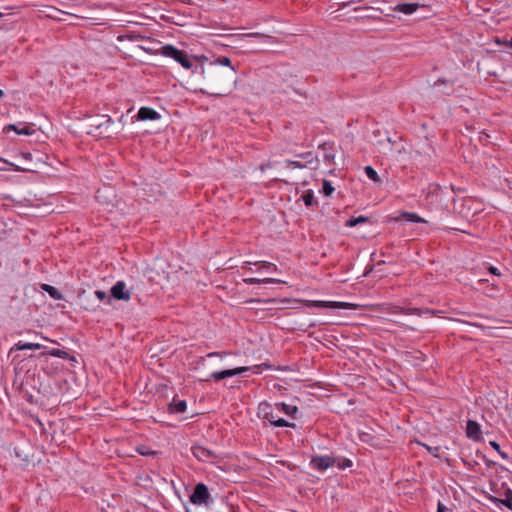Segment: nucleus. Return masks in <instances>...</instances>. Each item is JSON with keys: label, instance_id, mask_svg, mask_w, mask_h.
Masks as SVG:
<instances>
[{"label": "nucleus", "instance_id": "nucleus-28", "mask_svg": "<svg viewBox=\"0 0 512 512\" xmlns=\"http://www.w3.org/2000/svg\"><path fill=\"white\" fill-rule=\"evenodd\" d=\"M334 191V187L332 186L331 182L328 180L323 181V187L322 192L325 196H330Z\"/></svg>", "mask_w": 512, "mask_h": 512}, {"label": "nucleus", "instance_id": "nucleus-50", "mask_svg": "<svg viewBox=\"0 0 512 512\" xmlns=\"http://www.w3.org/2000/svg\"><path fill=\"white\" fill-rule=\"evenodd\" d=\"M2 16V13L0 12V17Z\"/></svg>", "mask_w": 512, "mask_h": 512}, {"label": "nucleus", "instance_id": "nucleus-22", "mask_svg": "<svg viewBox=\"0 0 512 512\" xmlns=\"http://www.w3.org/2000/svg\"><path fill=\"white\" fill-rule=\"evenodd\" d=\"M49 354L54 357L62 358V359H70L75 360L73 356H70L66 351L60 349H53L49 351Z\"/></svg>", "mask_w": 512, "mask_h": 512}, {"label": "nucleus", "instance_id": "nucleus-5", "mask_svg": "<svg viewBox=\"0 0 512 512\" xmlns=\"http://www.w3.org/2000/svg\"><path fill=\"white\" fill-rule=\"evenodd\" d=\"M258 415L261 416L264 420L269 421L276 427H286L290 426V424L283 418H269V410H271V405L267 402H262L259 404Z\"/></svg>", "mask_w": 512, "mask_h": 512}, {"label": "nucleus", "instance_id": "nucleus-2", "mask_svg": "<svg viewBox=\"0 0 512 512\" xmlns=\"http://www.w3.org/2000/svg\"><path fill=\"white\" fill-rule=\"evenodd\" d=\"M112 124L113 121L108 115L87 116L82 121V127L87 134L98 138L109 137Z\"/></svg>", "mask_w": 512, "mask_h": 512}, {"label": "nucleus", "instance_id": "nucleus-11", "mask_svg": "<svg viewBox=\"0 0 512 512\" xmlns=\"http://www.w3.org/2000/svg\"><path fill=\"white\" fill-rule=\"evenodd\" d=\"M138 120H156L160 115L152 108L142 107L136 116Z\"/></svg>", "mask_w": 512, "mask_h": 512}, {"label": "nucleus", "instance_id": "nucleus-27", "mask_svg": "<svg viewBox=\"0 0 512 512\" xmlns=\"http://www.w3.org/2000/svg\"><path fill=\"white\" fill-rule=\"evenodd\" d=\"M302 199L306 206H312L315 203L314 194L312 191H307L303 196Z\"/></svg>", "mask_w": 512, "mask_h": 512}, {"label": "nucleus", "instance_id": "nucleus-21", "mask_svg": "<svg viewBox=\"0 0 512 512\" xmlns=\"http://www.w3.org/2000/svg\"><path fill=\"white\" fill-rule=\"evenodd\" d=\"M246 283L249 284H259V283H283L281 280H276L273 278H264V279H258V278H248L244 280Z\"/></svg>", "mask_w": 512, "mask_h": 512}, {"label": "nucleus", "instance_id": "nucleus-16", "mask_svg": "<svg viewBox=\"0 0 512 512\" xmlns=\"http://www.w3.org/2000/svg\"><path fill=\"white\" fill-rule=\"evenodd\" d=\"M187 408V403L184 400L173 399L170 404V411L172 413H183Z\"/></svg>", "mask_w": 512, "mask_h": 512}, {"label": "nucleus", "instance_id": "nucleus-39", "mask_svg": "<svg viewBox=\"0 0 512 512\" xmlns=\"http://www.w3.org/2000/svg\"><path fill=\"white\" fill-rule=\"evenodd\" d=\"M446 506L442 503H438V506H437V512H445L446 511Z\"/></svg>", "mask_w": 512, "mask_h": 512}, {"label": "nucleus", "instance_id": "nucleus-18", "mask_svg": "<svg viewBox=\"0 0 512 512\" xmlns=\"http://www.w3.org/2000/svg\"><path fill=\"white\" fill-rule=\"evenodd\" d=\"M41 288L55 300H61L63 298L62 294L55 287L49 284H42Z\"/></svg>", "mask_w": 512, "mask_h": 512}, {"label": "nucleus", "instance_id": "nucleus-25", "mask_svg": "<svg viewBox=\"0 0 512 512\" xmlns=\"http://www.w3.org/2000/svg\"><path fill=\"white\" fill-rule=\"evenodd\" d=\"M0 162L5 164V165H10L15 171H33V168L30 167V166H26V167H20V166H17L13 163H10L8 160H5L3 158H0Z\"/></svg>", "mask_w": 512, "mask_h": 512}, {"label": "nucleus", "instance_id": "nucleus-15", "mask_svg": "<svg viewBox=\"0 0 512 512\" xmlns=\"http://www.w3.org/2000/svg\"><path fill=\"white\" fill-rule=\"evenodd\" d=\"M43 346L39 343H22L18 342L16 343L12 350L22 351V350H39Z\"/></svg>", "mask_w": 512, "mask_h": 512}, {"label": "nucleus", "instance_id": "nucleus-40", "mask_svg": "<svg viewBox=\"0 0 512 512\" xmlns=\"http://www.w3.org/2000/svg\"><path fill=\"white\" fill-rule=\"evenodd\" d=\"M259 35H260L259 33H248V34H243V36H245V37L259 36Z\"/></svg>", "mask_w": 512, "mask_h": 512}, {"label": "nucleus", "instance_id": "nucleus-4", "mask_svg": "<svg viewBox=\"0 0 512 512\" xmlns=\"http://www.w3.org/2000/svg\"><path fill=\"white\" fill-rule=\"evenodd\" d=\"M212 503V497L204 483H198L194 487V505L208 506Z\"/></svg>", "mask_w": 512, "mask_h": 512}, {"label": "nucleus", "instance_id": "nucleus-12", "mask_svg": "<svg viewBox=\"0 0 512 512\" xmlns=\"http://www.w3.org/2000/svg\"><path fill=\"white\" fill-rule=\"evenodd\" d=\"M466 434L469 438L474 440L480 439V426L477 422L469 420L466 426Z\"/></svg>", "mask_w": 512, "mask_h": 512}, {"label": "nucleus", "instance_id": "nucleus-9", "mask_svg": "<svg viewBox=\"0 0 512 512\" xmlns=\"http://www.w3.org/2000/svg\"><path fill=\"white\" fill-rule=\"evenodd\" d=\"M311 464L315 469L324 471L336 464V458L330 456H317L312 459Z\"/></svg>", "mask_w": 512, "mask_h": 512}, {"label": "nucleus", "instance_id": "nucleus-24", "mask_svg": "<svg viewBox=\"0 0 512 512\" xmlns=\"http://www.w3.org/2000/svg\"><path fill=\"white\" fill-rule=\"evenodd\" d=\"M389 312H391V313H403V314H417V315L421 314V310L418 309V308H411V309L404 310V309L395 307L393 310H389Z\"/></svg>", "mask_w": 512, "mask_h": 512}, {"label": "nucleus", "instance_id": "nucleus-23", "mask_svg": "<svg viewBox=\"0 0 512 512\" xmlns=\"http://www.w3.org/2000/svg\"><path fill=\"white\" fill-rule=\"evenodd\" d=\"M368 221V218L367 217H364V216H359V217H351L350 219L347 220L346 222V226L348 227H354L360 223H365Z\"/></svg>", "mask_w": 512, "mask_h": 512}, {"label": "nucleus", "instance_id": "nucleus-6", "mask_svg": "<svg viewBox=\"0 0 512 512\" xmlns=\"http://www.w3.org/2000/svg\"><path fill=\"white\" fill-rule=\"evenodd\" d=\"M309 306L317 308H332V309H355L357 306L347 302H333V301H310Z\"/></svg>", "mask_w": 512, "mask_h": 512}, {"label": "nucleus", "instance_id": "nucleus-38", "mask_svg": "<svg viewBox=\"0 0 512 512\" xmlns=\"http://www.w3.org/2000/svg\"><path fill=\"white\" fill-rule=\"evenodd\" d=\"M489 272L495 276H500L499 270L494 266L489 267Z\"/></svg>", "mask_w": 512, "mask_h": 512}, {"label": "nucleus", "instance_id": "nucleus-49", "mask_svg": "<svg viewBox=\"0 0 512 512\" xmlns=\"http://www.w3.org/2000/svg\"><path fill=\"white\" fill-rule=\"evenodd\" d=\"M6 170L4 167L0 166V171Z\"/></svg>", "mask_w": 512, "mask_h": 512}, {"label": "nucleus", "instance_id": "nucleus-14", "mask_svg": "<svg viewBox=\"0 0 512 512\" xmlns=\"http://www.w3.org/2000/svg\"><path fill=\"white\" fill-rule=\"evenodd\" d=\"M4 131L5 132L15 131L19 135H31L32 134L31 128L27 125H24L23 127L20 128L15 124H8L4 127Z\"/></svg>", "mask_w": 512, "mask_h": 512}, {"label": "nucleus", "instance_id": "nucleus-43", "mask_svg": "<svg viewBox=\"0 0 512 512\" xmlns=\"http://www.w3.org/2000/svg\"><path fill=\"white\" fill-rule=\"evenodd\" d=\"M261 366H262V367H265L266 369H270V368H271V366H270L269 364H267V363H264V364H262Z\"/></svg>", "mask_w": 512, "mask_h": 512}, {"label": "nucleus", "instance_id": "nucleus-37", "mask_svg": "<svg viewBox=\"0 0 512 512\" xmlns=\"http://www.w3.org/2000/svg\"><path fill=\"white\" fill-rule=\"evenodd\" d=\"M108 195H105V191L101 192V191H97V195H96V198L101 202V203H104L102 201L103 198H107Z\"/></svg>", "mask_w": 512, "mask_h": 512}, {"label": "nucleus", "instance_id": "nucleus-41", "mask_svg": "<svg viewBox=\"0 0 512 512\" xmlns=\"http://www.w3.org/2000/svg\"><path fill=\"white\" fill-rule=\"evenodd\" d=\"M210 2L211 5H215L217 2H219L220 0H208Z\"/></svg>", "mask_w": 512, "mask_h": 512}, {"label": "nucleus", "instance_id": "nucleus-36", "mask_svg": "<svg viewBox=\"0 0 512 512\" xmlns=\"http://www.w3.org/2000/svg\"><path fill=\"white\" fill-rule=\"evenodd\" d=\"M222 354L221 353H218V352H213V353H209L206 357L208 359H213V358H220L222 359Z\"/></svg>", "mask_w": 512, "mask_h": 512}, {"label": "nucleus", "instance_id": "nucleus-48", "mask_svg": "<svg viewBox=\"0 0 512 512\" xmlns=\"http://www.w3.org/2000/svg\"><path fill=\"white\" fill-rule=\"evenodd\" d=\"M6 170L4 167L0 166V171Z\"/></svg>", "mask_w": 512, "mask_h": 512}, {"label": "nucleus", "instance_id": "nucleus-45", "mask_svg": "<svg viewBox=\"0 0 512 512\" xmlns=\"http://www.w3.org/2000/svg\"><path fill=\"white\" fill-rule=\"evenodd\" d=\"M204 361H205V359H204V358H201V360L197 362V367H196V369H198V368H199L200 363H201V362H204Z\"/></svg>", "mask_w": 512, "mask_h": 512}, {"label": "nucleus", "instance_id": "nucleus-42", "mask_svg": "<svg viewBox=\"0 0 512 512\" xmlns=\"http://www.w3.org/2000/svg\"><path fill=\"white\" fill-rule=\"evenodd\" d=\"M30 156H31V155H30L29 153H24V154H23V157H24L25 159H30Z\"/></svg>", "mask_w": 512, "mask_h": 512}, {"label": "nucleus", "instance_id": "nucleus-30", "mask_svg": "<svg viewBox=\"0 0 512 512\" xmlns=\"http://www.w3.org/2000/svg\"><path fill=\"white\" fill-rule=\"evenodd\" d=\"M490 445L491 447L497 451L499 453V455L503 458V459H508V454L503 452L501 449H500V445L496 442V441H491L490 442Z\"/></svg>", "mask_w": 512, "mask_h": 512}, {"label": "nucleus", "instance_id": "nucleus-10", "mask_svg": "<svg viewBox=\"0 0 512 512\" xmlns=\"http://www.w3.org/2000/svg\"><path fill=\"white\" fill-rule=\"evenodd\" d=\"M298 157L301 158L302 160H304L305 163H302L301 161H296V160L295 161L287 160L286 165L288 167H292L294 169H296V168L303 169V168L307 167V164H312L316 160V157L313 155L312 152L300 154V155H298Z\"/></svg>", "mask_w": 512, "mask_h": 512}, {"label": "nucleus", "instance_id": "nucleus-26", "mask_svg": "<svg viewBox=\"0 0 512 512\" xmlns=\"http://www.w3.org/2000/svg\"><path fill=\"white\" fill-rule=\"evenodd\" d=\"M364 171L369 179L373 180L374 182L379 181L377 172L371 166H366Z\"/></svg>", "mask_w": 512, "mask_h": 512}, {"label": "nucleus", "instance_id": "nucleus-8", "mask_svg": "<svg viewBox=\"0 0 512 512\" xmlns=\"http://www.w3.org/2000/svg\"><path fill=\"white\" fill-rule=\"evenodd\" d=\"M248 370H250L249 367H237L234 369H227L223 371H213L211 372L210 377H213L215 380L220 381L228 377L242 374Z\"/></svg>", "mask_w": 512, "mask_h": 512}, {"label": "nucleus", "instance_id": "nucleus-35", "mask_svg": "<svg viewBox=\"0 0 512 512\" xmlns=\"http://www.w3.org/2000/svg\"><path fill=\"white\" fill-rule=\"evenodd\" d=\"M95 295L99 300H104L106 298V293L101 290L95 291Z\"/></svg>", "mask_w": 512, "mask_h": 512}, {"label": "nucleus", "instance_id": "nucleus-47", "mask_svg": "<svg viewBox=\"0 0 512 512\" xmlns=\"http://www.w3.org/2000/svg\"><path fill=\"white\" fill-rule=\"evenodd\" d=\"M4 96V91L0 89V98Z\"/></svg>", "mask_w": 512, "mask_h": 512}, {"label": "nucleus", "instance_id": "nucleus-17", "mask_svg": "<svg viewBox=\"0 0 512 512\" xmlns=\"http://www.w3.org/2000/svg\"><path fill=\"white\" fill-rule=\"evenodd\" d=\"M506 499H498L496 497H490V500L494 503H501L503 505H505L507 508H509L510 510H512V491L511 490H507L506 492Z\"/></svg>", "mask_w": 512, "mask_h": 512}, {"label": "nucleus", "instance_id": "nucleus-44", "mask_svg": "<svg viewBox=\"0 0 512 512\" xmlns=\"http://www.w3.org/2000/svg\"><path fill=\"white\" fill-rule=\"evenodd\" d=\"M199 380H200V381H205V380H208V377H206V376H200V377H199Z\"/></svg>", "mask_w": 512, "mask_h": 512}, {"label": "nucleus", "instance_id": "nucleus-7", "mask_svg": "<svg viewBox=\"0 0 512 512\" xmlns=\"http://www.w3.org/2000/svg\"><path fill=\"white\" fill-rule=\"evenodd\" d=\"M113 298L122 301H129L131 298L130 291L126 289L124 281H117L111 288Z\"/></svg>", "mask_w": 512, "mask_h": 512}, {"label": "nucleus", "instance_id": "nucleus-13", "mask_svg": "<svg viewBox=\"0 0 512 512\" xmlns=\"http://www.w3.org/2000/svg\"><path fill=\"white\" fill-rule=\"evenodd\" d=\"M419 8L418 3H402L396 5L393 10L404 14H412Z\"/></svg>", "mask_w": 512, "mask_h": 512}, {"label": "nucleus", "instance_id": "nucleus-3", "mask_svg": "<svg viewBox=\"0 0 512 512\" xmlns=\"http://www.w3.org/2000/svg\"><path fill=\"white\" fill-rule=\"evenodd\" d=\"M161 54L166 57L173 58L186 69H189L192 66L188 55L184 51L178 50L172 45H165L161 47Z\"/></svg>", "mask_w": 512, "mask_h": 512}, {"label": "nucleus", "instance_id": "nucleus-20", "mask_svg": "<svg viewBox=\"0 0 512 512\" xmlns=\"http://www.w3.org/2000/svg\"><path fill=\"white\" fill-rule=\"evenodd\" d=\"M400 217L405 218L409 222H415V223H425L426 221L421 218L416 213L412 212H403L401 213Z\"/></svg>", "mask_w": 512, "mask_h": 512}, {"label": "nucleus", "instance_id": "nucleus-46", "mask_svg": "<svg viewBox=\"0 0 512 512\" xmlns=\"http://www.w3.org/2000/svg\"><path fill=\"white\" fill-rule=\"evenodd\" d=\"M269 418H275V416H274V415H273V413H272V409H271V410H269Z\"/></svg>", "mask_w": 512, "mask_h": 512}, {"label": "nucleus", "instance_id": "nucleus-29", "mask_svg": "<svg viewBox=\"0 0 512 512\" xmlns=\"http://www.w3.org/2000/svg\"><path fill=\"white\" fill-rule=\"evenodd\" d=\"M282 410L288 415H294L297 412V407L292 405L281 404Z\"/></svg>", "mask_w": 512, "mask_h": 512}, {"label": "nucleus", "instance_id": "nucleus-19", "mask_svg": "<svg viewBox=\"0 0 512 512\" xmlns=\"http://www.w3.org/2000/svg\"><path fill=\"white\" fill-rule=\"evenodd\" d=\"M212 61H215L216 62V66L219 67V65H223V66H226L227 69L226 70H233L235 72V74L237 73L236 71V68L231 64V60L226 57V56H223V57H220V58H216V59H212Z\"/></svg>", "mask_w": 512, "mask_h": 512}, {"label": "nucleus", "instance_id": "nucleus-31", "mask_svg": "<svg viewBox=\"0 0 512 512\" xmlns=\"http://www.w3.org/2000/svg\"><path fill=\"white\" fill-rule=\"evenodd\" d=\"M494 42L498 45H504V46H508L509 48L512 49V38L507 40V39H501V38H498L496 37L494 39Z\"/></svg>", "mask_w": 512, "mask_h": 512}, {"label": "nucleus", "instance_id": "nucleus-32", "mask_svg": "<svg viewBox=\"0 0 512 512\" xmlns=\"http://www.w3.org/2000/svg\"><path fill=\"white\" fill-rule=\"evenodd\" d=\"M340 469H344L346 467H350L352 465L351 461L349 459H343V460H337L336 464Z\"/></svg>", "mask_w": 512, "mask_h": 512}, {"label": "nucleus", "instance_id": "nucleus-33", "mask_svg": "<svg viewBox=\"0 0 512 512\" xmlns=\"http://www.w3.org/2000/svg\"><path fill=\"white\" fill-rule=\"evenodd\" d=\"M433 456L435 457H440L439 455V451H440V447L436 446V447H431V446H428L426 444H422Z\"/></svg>", "mask_w": 512, "mask_h": 512}, {"label": "nucleus", "instance_id": "nucleus-34", "mask_svg": "<svg viewBox=\"0 0 512 512\" xmlns=\"http://www.w3.org/2000/svg\"><path fill=\"white\" fill-rule=\"evenodd\" d=\"M270 268H273L274 270H277V267L269 262H264L259 267V270H269Z\"/></svg>", "mask_w": 512, "mask_h": 512}, {"label": "nucleus", "instance_id": "nucleus-1", "mask_svg": "<svg viewBox=\"0 0 512 512\" xmlns=\"http://www.w3.org/2000/svg\"><path fill=\"white\" fill-rule=\"evenodd\" d=\"M237 77L231 70L222 71L216 62L204 55H194V92L224 97L236 87Z\"/></svg>", "mask_w": 512, "mask_h": 512}]
</instances>
